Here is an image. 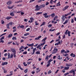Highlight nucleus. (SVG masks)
Returning <instances> with one entry per match:
<instances>
[{
    "mask_svg": "<svg viewBox=\"0 0 76 76\" xmlns=\"http://www.w3.org/2000/svg\"><path fill=\"white\" fill-rule=\"evenodd\" d=\"M45 5L44 4L41 5L39 6V8H38L36 9L35 10V11H38L39 10L41 9V8H43L45 7Z\"/></svg>",
    "mask_w": 76,
    "mask_h": 76,
    "instance_id": "f257e3e1",
    "label": "nucleus"
},
{
    "mask_svg": "<svg viewBox=\"0 0 76 76\" xmlns=\"http://www.w3.org/2000/svg\"><path fill=\"white\" fill-rule=\"evenodd\" d=\"M31 50H32V49H33V53H31V54H32V55H33V54H34V53H35V50H37V48H34V47H33V46H31Z\"/></svg>",
    "mask_w": 76,
    "mask_h": 76,
    "instance_id": "f03ea898",
    "label": "nucleus"
},
{
    "mask_svg": "<svg viewBox=\"0 0 76 76\" xmlns=\"http://www.w3.org/2000/svg\"><path fill=\"white\" fill-rule=\"evenodd\" d=\"M58 52V49L56 48H55L53 50V52H52V54H56V53H57Z\"/></svg>",
    "mask_w": 76,
    "mask_h": 76,
    "instance_id": "7ed1b4c3",
    "label": "nucleus"
},
{
    "mask_svg": "<svg viewBox=\"0 0 76 76\" xmlns=\"http://www.w3.org/2000/svg\"><path fill=\"white\" fill-rule=\"evenodd\" d=\"M17 11H13V12H12L10 13V16H15V14H14V13H16V12H17Z\"/></svg>",
    "mask_w": 76,
    "mask_h": 76,
    "instance_id": "20e7f679",
    "label": "nucleus"
},
{
    "mask_svg": "<svg viewBox=\"0 0 76 76\" xmlns=\"http://www.w3.org/2000/svg\"><path fill=\"white\" fill-rule=\"evenodd\" d=\"M10 49L11 50V51H12V52L13 53V54H14V53H16V50H15V49L13 48H11Z\"/></svg>",
    "mask_w": 76,
    "mask_h": 76,
    "instance_id": "39448f33",
    "label": "nucleus"
},
{
    "mask_svg": "<svg viewBox=\"0 0 76 76\" xmlns=\"http://www.w3.org/2000/svg\"><path fill=\"white\" fill-rule=\"evenodd\" d=\"M69 7V6H66L64 7V8L62 10H63V11H64V10H66V9H68V7Z\"/></svg>",
    "mask_w": 76,
    "mask_h": 76,
    "instance_id": "423d86ee",
    "label": "nucleus"
},
{
    "mask_svg": "<svg viewBox=\"0 0 76 76\" xmlns=\"http://www.w3.org/2000/svg\"><path fill=\"white\" fill-rule=\"evenodd\" d=\"M43 16H44L45 18H48V15H47V13H44L43 15Z\"/></svg>",
    "mask_w": 76,
    "mask_h": 76,
    "instance_id": "0eeeda50",
    "label": "nucleus"
},
{
    "mask_svg": "<svg viewBox=\"0 0 76 76\" xmlns=\"http://www.w3.org/2000/svg\"><path fill=\"white\" fill-rule=\"evenodd\" d=\"M12 3V1H10L7 2V5H10Z\"/></svg>",
    "mask_w": 76,
    "mask_h": 76,
    "instance_id": "6e6552de",
    "label": "nucleus"
},
{
    "mask_svg": "<svg viewBox=\"0 0 76 76\" xmlns=\"http://www.w3.org/2000/svg\"><path fill=\"white\" fill-rule=\"evenodd\" d=\"M42 37L41 36H39L38 37H37L36 38H35V40H39V39L40 38H41Z\"/></svg>",
    "mask_w": 76,
    "mask_h": 76,
    "instance_id": "1a4fd4ad",
    "label": "nucleus"
},
{
    "mask_svg": "<svg viewBox=\"0 0 76 76\" xmlns=\"http://www.w3.org/2000/svg\"><path fill=\"white\" fill-rule=\"evenodd\" d=\"M57 58L58 60H61L62 59V57H61L60 58V55H58Z\"/></svg>",
    "mask_w": 76,
    "mask_h": 76,
    "instance_id": "9d476101",
    "label": "nucleus"
},
{
    "mask_svg": "<svg viewBox=\"0 0 76 76\" xmlns=\"http://www.w3.org/2000/svg\"><path fill=\"white\" fill-rule=\"evenodd\" d=\"M7 62H5L4 63H3L2 64V66H4V65H6V64H8Z\"/></svg>",
    "mask_w": 76,
    "mask_h": 76,
    "instance_id": "9b49d317",
    "label": "nucleus"
},
{
    "mask_svg": "<svg viewBox=\"0 0 76 76\" xmlns=\"http://www.w3.org/2000/svg\"><path fill=\"white\" fill-rule=\"evenodd\" d=\"M47 37H45V38L42 40V42H45V40L47 39Z\"/></svg>",
    "mask_w": 76,
    "mask_h": 76,
    "instance_id": "f8f14e48",
    "label": "nucleus"
},
{
    "mask_svg": "<svg viewBox=\"0 0 76 76\" xmlns=\"http://www.w3.org/2000/svg\"><path fill=\"white\" fill-rule=\"evenodd\" d=\"M37 48L39 49V50H41V46L40 45H39L37 47Z\"/></svg>",
    "mask_w": 76,
    "mask_h": 76,
    "instance_id": "ddd939ff",
    "label": "nucleus"
},
{
    "mask_svg": "<svg viewBox=\"0 0 76 76\" xmlns=\"http://www.w3.org/2000/svg\"><path fill=\"white\" fill-rule=\"evenodd\" d=\"M12 36H13V34H10L8 36V38H10L12 37Z\"/></svg>",
    "mask_w": 76,
    "mask_h": 76,
    "instance_id": "4468645a",
    "label": "nucleus"
},
{
    "mask_svg": "<svg viewBox=\"0 0 76 76\" xmlns=\"http://www.w3.org/2000/svg\"><path fill=\"white\" fill-rule=\"evenodd\" d=\"M71 56H72L73 57H75V54H73L72 53L70 54Z\"/></svg>",
    "mask_w": 76,
    "mask_h": 76,
    "instance_id": "2eb2a0df",
    "label": "nucleus"
},
{
    "mask_svg": "<svg viewBox=\"0 0 76 76\" xmlns=\"http://www.w3.org/2000/svg\"><path fill=\"white\" fill-rule=\"evenodd\" d=\"M11 18H12V17H10V16H8L6 18V19H7V20L10 19H11Z\"/></svg>",
    "mask_w": 76,
    "mask_h": 76,
    "instance_id": "dca6fc26",
    "label": "nucleus"
},
{
    "mask_svg": "<svg viewBox=\"0 0 76 76\" xmlns=\"http://www.w3.org/2000/svg\"><path fill=\"white\" fill-rule=\"evenodd\" d=\"M45 44V42H44L42 43H41L40 45V46L43 47V46H44V44Z\"/></svg>",
    "mask_w": 76,
    "mask_h": 76,
    "instance_id": "f3484780",
    "label": "nucleus"
},
{
    "mask_svg": "<svg viewBox=\"0 0 76 76\" xmlns=\"http://www.w3.org/2000/svg\"><path fill=\"white\" fill-rule=\"evenodd\" d=\"M28 69H26L24 71V72H25V73H26L28 72Z\"/></svg>",
    "mask_w": 76,
    "mask_h": 76,
    "instance_id": "a211bd4d",
    "label": "nucleus"
},
{
    "mask_svg": "<svg viewBox=\"0 0 76 76\" xmlns=\"http://www.w3.org/2000/svg\"><path fill=\"white\" fill-rule=\"evenodd\" d=\"M61 6V5L60 4V2H59L58 3L56 4V6Z\"/></svg>",
    "mask_w": 76,
    "mask_h": 76,
    "instance_id": "6ab92c4d",
    "label": "nucleus"
},
{
    "mask_svg": "<svg viewBox=\"0 0 76 76\" xmlns=\"http://www.w3.org/2000/svg\"><path fill=\"white\" fill-rule=\"evenodd\" d=\"M68 21H69V20H65V22L63 23L64 25V24H66L68 22Z\"/></svg>",
    "mask_w": 76,
    "mask_h": 76,
    "instance_id": "aec40b11",
    "label": "nucleus"
},
{
    "mask_svg": "<svg viewBox=\"0 0 76 76\" xmlns=\"http://www.w3.org/2000/svg\"><path fill=\"white\" fill-rule=\"evenodd\" d=\"M53 61V60L51 59H50L48 61V63H50V64H51V62Z\"/></svg>",
    "mask_w": 76,
    "mask_h": 76,
    "instance_id": "412c9836",
    "label": "nucleus"
},
{
    "mask_svg": "<svg viewBox=\"0 0 76 76\" xmlns=\"http://www.w3.org/2000/svg\"><path fill=\"white\" fill-rule=\"evenodd\" d=\"M20 28H22V29H24L25 26L23 25H21L20 26Z\"/></svg>",
    "mask_w": 76,
    "mask_h": 76,
    "instance_id": "4be33fe9",
    "label": "nucleus"
},
{
    "mask_svg": "<svg viewBox=\"0 0 76 76\" xmlns=\"http://www.w3.org/2000/svg\"><path fill=\"white\" fill-rule=\"evenodd\" d=\"M29 33H26L24 34V36H27V35H29Z\"/></svg>",
    "mask_w": 76,
    "mask_h": 76,
    "instance_id": "5701e85b",
    "label": "nucleus"
},
{
    "mask_svg": "<svg viewBox=\"0 0 76 76\" xmlns=\"http://www.w3.org/2000/svg\"><path fill=\"white\" fill-rule=\"evenodd\" d=\"M74 71L72 69L71 70L70 72H69V73H73L74 72Z\"/></svg>",
    "mask_w": 76,
    "mask_h": 76,
    "instance_id": "b1692460",
    "label": "nucleus"
},
{
    "mask_svg": "<svg viewBox=\"0 0 76 76\" xmlns=\"http://www.w3.org/2000/svg\"><path fill=\"white\" fill-rule=\"evenodd\" d=\"M24 47L23 46H22L20 47V48L19 49V50H22V49H23L24 48Z\"/></svg>",
    "mask_w": 76,
    "mask_h": 76,
    "instance_id": "393cba45",
    "label": "nucleus"
},
{
    "mask_svg": "<svg viewBox=\"0 0 76 76\" xmlns=\"http://www.w3.org/2000/svg\"><path fill=\"white\" fill-rule=\"evenodd\" d=\"M8 58H10V53H8Z\"/></svg>",
    "mask_w": 76,
    "mask_h": 76,
    "instance_id": "a878e982",
    "label": "nucleus"
},
{
    "mask_svg": "<svg viewBox=\"0 0 76 76\" xmlns=\"http://www.w3.org/2000/svg\"><path fill=\"white\" fill-rule=\"evenodd\" d=\"M30 19L31 21V22H33V20H34V18L32 17L31 18H30Z\"/></svg>",
    "mask_w": 76,
    "mask_h": 76,
    "instance_id": "bb28decb",
    "label": "nucleus"
},
{
    "mask_svg": "<svg viewBox=\"0 0 76 76\" xmlns=\"http://www.w3.org/2000/svg\"><path fill=\"white\" fill-rule=\"evenodd\" d=\"M62 19L63 20V21H64L65 20V18H64V16L63 15L62 17Z\"/></svg>",
    "mask_w": 76,
    "mask_h": 76,
    "instance_id": "cd10ccee",
    "label": "nucleus"
},
{
    "mask_svg": "<svg viewBox=\"0 0 76 76\" xmlns=\"http://www.w3.org/2000/svg\"><path fill=\"white\" fill-rule=\"evenodd\" d=\"M12 39H13V40H16V37H13Z\"/></svg>",
    "mask_w": 76,
    "mask_h": 76,
    "instance_id": "c85d7f7f",
    "label": "nucleus"
},
{
    "mask_svg": "<svg viewBox=\"0 0 76 76\" xmlns=\"http://www.w3.org/2000/svg\"><path fill=\"white\" fill-rule=\"evenodd\" d=\"M42 12H38L36 14L37 15H40V14H42Z\"/></svg>",
    "mask_w": 76,
    "mask_h": 76,
    "instance_id": "c756f323",
    "label": "nucleus"
},
{
    "mask_svg": "<svg viewBox=\"0 0 76 76\" xmlns=\"http://www.w3.org/2000/svg\"><path fill=\"white\" fill-rule=\"evenodd\" d=\"M45 24V22H43V23L40 26H42L43 25H44Z\"/></svg>",
    "mask_w": 76,
    "mask_h": 76,
    "instance_id": "7c9ffc66",
    "label": "nucleus"
},
{
    "mask_svg": "<svg viewBox=\"0 0 76 76\" xmlns=\"http://www.w3.org/2000/svg\"><path fill=\"white\" fill-rule=\"evenodd\" d=\"M64 70H68L69 69V67H64Z\"/></svg>",
    "mask_w": 76,
    "mask_h": 76,
    "instance_id": "2f4dec72",
    "label": "nucleus"
},
{
    "mask_svg": "<svg viewBox=\"0 0 76 76\" xmlns=\"http://www.w3.org/2000/svg\"><path fill=\"white\" fill-rule=\"evenodd\" d=\"M13 54H12L10 55V58H13Z\"/></svg>",
    "mask_w": 76,
    "mask_h": 76,
    "instance_id": "473e14b6",
    "label": "nucleus"
},
{
    "mask_svg": "<svg viewBox=\"0 0 76 76\" xmlns=\"http://www.w3.org/2000/svg\"><path fill=\"white\" fill-rule=\"evenodd\" d=\"M9 24H7V28L8 29H10V27H9Z\"/></svg>",
    "mask_w": 76,
    "mask_h": 76,
    "instance_id": "72a5a7b5",
    "label": "nucleus"
},
{
    "mask_svg": "<svg viewBox=\"0 0 76 76\" xmlns=\"http://www.w3.org/2000/svg\"><path fill=\"white\" fill-rule=\"evenodd\" d=\"M55 16V14L54 13L52 14L51 15V16L52 18H53V17H54V16Z\"/></svg>",
    "mask_w": 76,
    "mask_h": 76,
    "instance_id": "f704fd0d",
    "label": "nucleus"
},
{
    "mask_svg": "<svg viewBox=\"0 0 76 76\" xmlns=\"http://www.w3.org/2000/svg\"><path fill=\"white\" fill-rule=\"evenodd\" d=\"M64 52H65V50H62L61 51V53H64Z\"/></svg>",
    "mask_w": 76,
    "mask_h": 76,
    "instance_id": "c9c22d12",
    "label": "nucleus"
},
{
    "mask_svg": "<svg viewBox=\"0 0 76 76\" xmlns=\"http://www.w3.org/2000/svg\"><path fill=\"white\" fill-rule=\"evenodd\" d=\"M36 54H40V52L38 51L36 52Z\"/></svg>",
    "mask_w": 76,
    "mask_h": 76,
    "instance_id": "e433bc0d",
    "label": "nucleus"
},
{
    "mask_svg": "<svg viewBox=\"0 0 76 76\" xmlns=\"http://www.w3.org/2000/svg\"><path fill=\"white\" fill-rule=\"evenodd\" d=\"M48 56L47 55L45 57V59L46 60H48Z\"/></svg>",
    "mask_w": 76,
    "mask_h": 76,
    "instance_id": "4c0bfd02",
    "label": "nucleus"
},
{
    "mask_svg": "<svg viewBox=\"0 0 76 76\" xmlns=\"http://www.w3.org/2000/svg\"><path fill=\"white\" fill-rule=\"evenodd\" d=\"M23 64L24 65V66H27V64H26V63L25 62L23 63Z\"/></svg>",
    "mask_w": 76,
    "mask_h": 76,
    "instance_id": "58836bf2",
    "label": "nucleus"
},
{
    "mask_svg": "<svg viewBox=\"0 0 76 76\" xmlns=\"http://www.w3.org/2000/svg\"><path fill=\"white\" fill-rule=\"evenodd\" d=\"M34 43H32V44H30V47H33L34 46Z\"/></svg>",
    "mask_w": 76,
    "mask_h": 76,
    "instance_id": "ea45409f",
    "label": "nucleus"
},
{
    "mask_svg": "<svg viewBox=\"0 0 76 76\" xmlns=\"http://www.w3.org/2000/svg\"><path fill=\"white\" fill-rule=\"evenodd\" d=\"M48 63L47 65V67H49L50 66V63Z\"/></svg>",
    "mask_w": 76,
    "mask_h": 76,
    "instance_id": "a19ab883",
    "label": "nucleus"
},
{
    "mask_svg": "<svg viewBox=\"0 0 76 76\" xmlns=\"http://www.w3.org/2000/svg\"><path fill=\"white\" fill-rule=\"evenodd\" d=\"M15 55L16 53H13L14 57L15 58H16V55Z\"/></svg>",
    "mask_w": 76,
    "mask_h": 76,
    "instance_id": "79ce46f5",
    "label": "nucleus"
},
{
    "mask_svg": "<svg viewBox=\"0 0 76 76\" xmlns=\"http://www.w3.org/2000/svg\"><path fill=\"white\" fill-rule=\"evenodd\" d=\"M52 73V72H51V70L49 71L48 72V74H50V73Z\"/></svg>",
    "mask_w": 76,
    "mask_h": 76,
    "instance_id": "37998d69",
    "label": "nucleus"
},
{
    "mask_svg": "<svg viewBox=\"0 0 76 76\" xmlns=\"http://www.w3.org/2000/svg\"><path fill=\"white\" fill-rule=\"evenodd\" d=\"M48 26L49 28H51V26H52V25L49 24Z\"/></svg>",
    "mask_w": 76,
    "mask_h": 76,
    "instance_id": "c03bdc74",
    "label": "nucleus"
},
{
    "mask_svg": "<svg viewBox=\"0 0 76 76\" xmlns=\"http://www.w3.org/2000/svg\"><path fill=\"white\" fill-rule=\"evenodd\" d=\"M8 8L9 9H12L13 8V7H8Z\"/></svg>",
    "mask_w": 76,
    "mask_h": 76,
    "instance_id": "a18cd8bd",
    "label": "nucleus"
},
{
    "mask_svg": "<svg viewBox=\"0 0 76 76\" xmlns=\"http://www.w3.org/2000/svg\"><path fill=\"white\" fill-rule=\"evenodd\" d=\"M9 24V25H11V26H12V22H11L9 23H8Z\"/></svg>",
    "mask_w": 76,
    "mask_h": 76,
    "instance_id": "49530a36",
    "label": "nucleus"
},
{
    "mask_svg": "<svg viewBox=\"0 0 76 76\" xmlns=\"http://www.w3.org/2000/svg\"><path fill=\"white\" fill-rule=\"evenodd\" d=\"M4 39V37H2L1 38L0 40H3V39Z\"/></svg>",
    "mask_w": 76,
    "mask_h": 76,
    "instance_id": "de8ad7c7",
    "label": "nucleus"
},
{
    "mask_svg": "<svg viewBox=\"0 0 76 76\" xmlns=\"http://www.w3.org/2000/svg\"><path fill=\"white\" fill-rule=\"evenodd\" d=\"M1 22L2 24H4V20H1Z\"/></svg>",
    "mask_w": 76,
    "mask_h": 76,
    "instance_id": "09e8293b",
    "label": "nucleus"
},
{
    "mask_svg": "<svg viewBox=\"0 0 76 76\" xmlns=\"http://www.w3.org/2000/svg\"><path fill=\"white\" fill-rule=\"evenodd\" d=\"M0 42H2V43H3L4 42V41L3 40H0Z\"/></svg>",
    "mask_w": 76,
    "mask_h": 76,
    "instance_id": "8fccbe9b",
    "label": "nucleus"
},
{
    "mask_svg": "<svg viewBox=\"0 0 76 76\" xmlns=\"http://www.w3.org/2000/svg\"><path fill=\"white\" fill-rule=\"evenodd\" d=\"M31 63H32L31 61H29L28 62L27 64L28 65H29V64H30Z\"/></svg>",
    "mask_w": 76,
    "mask_h": 76,
    "instance_id": "3c124183",
    "label": "nucleus"
},
{
    "mask_svg": "<svg viewBox=\"0 0 76 76\" xmlns=\"http://www.w3.org/2000/svg\"><path fill=\"white\" fill-rule=\"evenodd\" d=\"M23 54H27V52H24L23 53Z\"/></svg>",
    "mask_w": 76,
    "mask_h": 76,
    "instance_id": "603ef678",
    "label": "nucleus"
},
{
    "mask_svg": "<svg viewBox=\"0 0 76 76\" xmlns=\"http://www.w3.org/2000/svg\"><path fill=\"white\" fill-rule=\"evenodd\" d=\"M53 0H51L50 3H51V4H53Z\"/></svg>",
    "mask_w": 76,
    "mask_h": 76,
    "instance_id": "864d4df0",
    "label": "nucleus"
},
{
    "mask_svg": "<svg viewBox=\"0 0 76 76\" xmlns=\"http://www.w3.org/2000/svg\"><path fill=\"white\" fill-rule=\"evenodd\" d=\"M35 7L36 8V9H38L39 8V6H38V5H37Z\"/></svg>",
    "mask_w": 76,
    "mask_h": 76,
    "instance_id": "5fc2aeb1",
    "label": "nucleus"
},
{
    "mask_svg": "<svg viewBox=\"0 0 76 76\" xmlns=\"http://www.w3.org/2000/svg\"><path fill=\"white\" fill-rule=\"evenodd\" d=\"M41 71V69H39L38 70H37L36 72L37 73H38V72H39L40 71Z\"/></svg>",
    "mask_w": 76,
    "mask_h": 76,
    "instance_id": "6e6d98bb",
    "label": "nucleus"
},
{
    "mask_svg": "<svg viewBox=\"0 0 76 76\" xmlns=\"http://www.w3.org/2000/svg\"><path fill=\"white\" fill-rule=\"evenodd\" d=\"M71 23H73V22H74V20H73V19H72L71 20Z\"/></svg>",
    "mask_w": 76,
    "mask_h": 76,
    "instance_id": "4d7b16f0",
    "label": "nucleus"
},
{
    "mask_svg": "<svg viewBox=\"0 0 76 76\" xmlns=\"http://www.w3.org/2000/svg\"><path fill=\"white\" fill-rule=\"evenodd\" d=\"M68 31V30H67L66 31V32L65 33V34H66V35H67V34Z\"/></svg>",
    "mask_w": 76,
    "mask_h": 76,
    "instance_id": "13d9d810",
    "label": "nucleus"
},
{
    "mask_svg": "<svg viewBox=\"0 0 76 76\" xmlns=\"http://www.w3.org/2000/svg\"><path fill=\"white\" fill-rule=\"evenodd\" d=\"M30 30V28H28L27 29H26V31H29Z\"/></svg>",
    "mask_w": 76,
    "mask_h": 76,
    "instance_id": "bf43d9fd",
    "label": "nucleus"
},
{
    "mask_svg": "<svg viewBox=\"0 0 76 76\" xmlns=\"http://www.w3.org/2000/svg\"><path fill=\"white\" fill-rule=\"evenodd\" d=\"M60 34V32L58 33L57 34H56V35L57 36L58 35H59V34Z\"/></svg>",
    "mask_w": 76,
    "mask_h": 76,
    "instance_id": "052dcab7",
    "label": "nucleus"
},
{
    "mask_svg": "<svg viewBox=\"0 0 76 76\" xmlns=\"http://www.w3.org/2000/svg\"><path fill=\"white\" fill-rule=\"evenodd\" d=\"M35 25L36 26L38 25V24L37 23V21L35 22Z\"/></svg>",
    "mask_w": 76,
    "mask_h": 76,
    "instance_id": "680f3d73",
    "label": "nucleus"
},
{
    "mask_svg": "<svg viewBox=\"0 0 76 76\" xmlns=\"http://www.w3.org/2000/svg\"><path fill=\"white\" fill-rule=\"evenodd\" d=\"M16 28L15 29L13 30V32H16Z\"/></svg>",
    "mask_w": 76,
    "mask_h": 76,
    "instance_id": "e2e57ef3",
    "label": "nucleus"
},
{
    "mask_svg": "<svg viewBox=\"0 0 76 76\" xmlns=\"http://www.w3.org/2000/svg\"><path fill=\"white\" fill-rule=\"evenodd\" d=\"M73 76H75V72L74 71L72 73Z\"/></svg>",
    "mask_w": 76,
    "mask_h": 76,
    "instance_id": "0e129e2a",
    "label": "nucleus"
},
{
    "mask_svg": "<svg viewBox=\"0 0 76 76\" xmlns=\"http://www.w3.org/2000/svg\"><path fill=\"white\" fill-rule=\"evenodd\" d=\"M24 22H27L28 21V19H24Z\"/></svg>",
    "mask_w": 76,
    "mask_h": 76,
    "instance_id": "69168bd1",
    "label": "nucleus"
},
{
    "mask_svg": "<svg viewBox=\"0 0 76 76\" xmlns=\"http://www.w3.org/2000/svg\"><path fill=\"white\" fill-rule=\"evenodd\" d=\"M2 59L3 60H6V58L4 57L2 58Z\"/></svg>",
    "mask_w": 76,
    "mask_h": 76,
    "instance_id": "338daca9",
    "label": "nucleus"
},
{
    "mask_svg": "<svg viewBox=\"0 0 76 76\" xmlns=\"http://www.w3.org/2000/svg\"><path fill=\"white\" fill-rule=\"evenodd\" d=\"M4 56H7V53H5L4 54Z\"/></svg>",
    "mask_w": 76,
    "mask_h": 76,
    "instance_id": "774afa93",
    "label": "nucleus"
}]
</instances>
